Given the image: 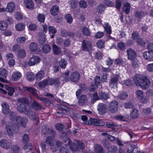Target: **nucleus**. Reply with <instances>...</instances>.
I'll return each mask as SVG.
<instances>
[{
  "mask_svg": "<svg viewBox=\"0 0 153 153\" xmlns=\"http://www.w3.org/2000/svg\"><path fill=\"white\" fill-rule=\"evenodd\" d=\"M17 55L19 58H22L26 56V53L25 50L21 49L18 51Z\"/></svg>",
  "mask_w": 153,
  "mask_h": 153,
  "instance_id": "4c0bfd02",
  "label": "nucleus"
},
{
  "mask_svg": "<svg viewBox=\"0 0 153 153\" xmlns=\"http://www.w3.org/2000/svg\"><path fill=\"white\" fill-rule=\"evenodd\" d=\"M60 138L63 140L65 141L66 143L67 142L68 144L70 145L71 144V141L70 139L67 137L66 134L65 132H62V133Z\"/></svg>",
  "mask_w": 153,
  "mask_h": 153,
  "instance_id": "cd10ccee",
  "label": "nucleus"
},
{
  "mask_svg": "<svg viewBox=\"0 0 153 153\" xmlns=\"http://www.w3.org/2000/svg\"><path fill=\"white\" fill-rule=\"evenodd\" d=\"M42 128L43 129L42 131V134L43 135H44V136L48 135V134L49 132L50 129H49L48 128L45 126L43 127Z\"/></svg>",
  "mask_w": 153,
  "mask_h": 153,
  "instance_id": "603ef678",
  "label": "nucleus"
},
{
  "mask_svg": "<svg viewBox=\"0 0 153 153\" xmlns=\"http://www.w3.org/2000/svg\"><path fill=\"white\" fill-rule=\"evenodd\" d=\"M105 6L103 4H101L98 5L97 8V12L99 14H102L105 9Z\"/></svg>",
  "mask_w": 153,
  "mask_h": 153,
  "instance_id": "473e14b6",
  "label": "nucleus"
},
{
  "mask_svg": "<svg viewBox=\"0 0 153 153\" xmlns=\"http://www.w3.org/2000/svg\"><path fill=\"white\" fill-rule=\"evenodd\" d=\"M95 149L97 153H104V151L102 146L100 144H97L95 145Z\"/></svg>",
  "mask_w": 153,
  "mask_h": 153,
  "instance_id": "e433bc0d",
  "label": "nucleus"
},
{
  "mask_svg": "<svg viewBox=\"0 0 153 153\" xmlns=\"http://www.w3.org/2000/svg\"><path fill=\"white\" fill-rule=\"evenodd\" d=\"M97 109L100 114H104L107 110V105L104 103H100L97 105Z\"/></svg>",
  "mask_w": 153,
  "mask_h": 153,
  "instance_id": "1a4fd4ad",
  "label": "nucleus"
},
{
  "mask_svg": "<svg viewBox=\"0 0 153 153\" xmlns=\"http://www.w3.org/2000/svg\"><path fill=\"white\" fill-rule=\"evenodd\" d=\"M118 109V102L116 100H113L110 102L108 106V111L111 113H116Z\"/></svg>",
  "mask_w": 153,
  "mask_h": 153,
  "instance_id": "7ed1b4c3",
  "label": "nucleus"
},
{
  "mask_svg": "<svg viewBox=\"0 0 153 153\" xmlns=\"http://www.w3.org/2000/svg\"><path fill=\"white\" fill-rule=\"evenodd\" d=\"M100 99L97 93H95L94 94L93 96V98L91 100V102L92 104L94 103L97 100H99Z\"/></svg>",
  "mask_w": 153,
  "mask_h": 153,
  "instance_id": "4d7b16f0",
  "label": "nucleus"
},
{
  "mask_svg": "<svg viewBox=\"0 0 153 153\" xmlns=\"http://www.w3.org/2000/svg\"><path fill=\"white\" fill-rule=\"evenodd\" d=\"M11 125V123H9L8 124H6V128L8 135L11 137H12L13 135Z\"/></svg>",
  "mask_w": 153,
  "mask_h": 153,
  "instance_id": "7c9ffc66",
  "label": "nucleus"
},
{
  "mask_svg": "<svg viewBox=\"0 0 153 153\" xmlns=\"http://www.w3.org/2000/svg\"><path fill=\"white\" fill-rule=\"evenodd\" d=\"M17 102L18 103L17 107L18 111L21 113L25 114L27 111L26 105L29 103L28 99L26 97H21L17 99Z\"/></svg>",
  "mask_w": 153,
  "mask_h": 153,
  "instance_id": "f03ea898",
  "label": "nucleus"
},
{
  "mask_svg": "<svg viewBox=\"0 0 153 153\" xmlns=\"http://www.w3.org/2000/svg\"><path fill=\"white\" fill-rule=\"evenodd\" d=\"M37 97L39 99L43 102L45 104H48L50 105L51 103V101L46 98H42L38 96H37Z\"/></svg>",
  "mask_w": 153,
  "mask_h": 153,
  "instance_id": "49530a36",
  "label": "nucleus"
},
{
  "mask_svg": "<svg viewBox=\"0 0 153 153\" xmlns=\"http://www.w3.org/2000/svg\"><path fill=\"white\" fill-rule=\"evenodd\" d=\"M124 9L125 13L126 14H128L130 12V4L128 2H127L124 4Z\"/></svg>",
  "mask_w": 153,
  "mask_h": 153,
  "instance_id": "a18cd8bd",
  "label": "nucleus"
},
{
  "mask_svg": "<svg viewBox=\"0 0 153 153\" xmlns=\"http://www.w3.org/2000/svg\"><path fill=\"white\" fill-rule=\"evenodd\" d=\"M104 3L108 7H113L114 6V3L110 0H104Z\"/></svg>",
  "mask_w": 153,
  "mask_h": 153,
  "instance_id": "774afa93",
  "label": "nucleus"
},
{
  "mask_svg": "<svg viewBox=\"0 0 153 153\" xmlns=\"http://www.w3.org/2000/svg\"><path fill=\"white\" fill-rule=\"evenodd\" d=\"M5 89L8 90V92L7 94L8 95L10 96H12L14 93L15 90L13 88L10 87L7 85H5Z\"/></svg>",
  "mask_w": 153,
  "mask_h": 153,
  "instance_id": "79ce46f5",
  "label": "nucleus"
},
{
  "mask_svg": "<svg viewBox=\"0 0 153 153\" xmlns=\"http://www.w3.org/2000/svg\"><path fill=\"white\" fill-rule=\"evenodd\" d=\"M24 2L27 8L30 9L34 8L33 3L32 0H25Z\"/></svg>",
  "mask_w": 153,
  "mask_h": 153,
  "instance_id": "393cba45",
  "label": "nucleus"
},
{
  "mask_svg": "<svg viewBox=\"0 0 153 153\" xmlns=\"http://www.w3.org/2000/svg\"><path fill=\"white\" fill-rule=\"evenodd\" d=\"M25 25L22 23H18L16 25V29L19 31H22L25 28Z\"/></svg>",
  "mask_w": 153,
  "mask_h": 153,
  "instance_id": "58836bf2",
  "label": "nucleus"
},
{
  "mask_svg": "<svg viewBox=\"0 0 153 153\" xmlns=\"http://www.w3.org/2000/svg\"><path fill=\"white\" fill-rule=\"evenodd\" d=\"M8 24L7 22L4 21L0 22V29L4 30L7 28Z\"/></svg>",
  "mask_w": 153,
  "mask_h": 153,
  "instance_id": "c03bdc74",
  "label": "nucleus"
},
{
  "mask_svg": "<svg viewBox=\"0 0 153 153\" xmlns=\"http://www.w3.org/2000/svg\"><path fill=\"white\" fill-rule=\"evenodd\" d=\"M38 46L36 43L33 42L30 44V50L32 52H35L37 50Z\"/></svg>",
  "mask_w": 153,
  "mask_h": 153,
  "instance_id": "ea45409f",
  "label": "nucleus"
},
{
  "mask_svg": "<svg viewBox=\"0 0 153 153\" xmlns=\"http://www.w3.org/2000/svg\"><path fill=\"white\" fill-rule=\"evenodd\" d=\"M80 74L79 72L75 71L72 72L70 77V80L75 83L77 82L80 79Z\"/></svg>",
  "mask_w": 153,
  "mask_h": 153,
  "instance_id": "6e6552de",
  "label": "nucleus"
},
{
  "mask_svg": "<svg viewBox=\"0 0 153 153\" xmlns=\"http://www.w3.org/2000/svg\"><path fill=\"white\" fill-rule=\"evenodd\" d=\"M78 144L75 143H73L70 145V149L73 151L78 150L79 149H84L85 146L84 143L80 141L77 142Z\"/></svg>",
  "mask_w": 153,
  "mask_h": 153,
  "instance_id": "39448f33",
  "label": "nucleus"
},
{
  "mask_svg": "<svg viewBox=\"0 0 153 153\" xmlns=\"http://www.w3.org/2000/svg\"><path fill=\"white\" fill-rule=\"evenodd\" d=\"M15 9L14 4L12 2L9 3L7 4V7L6 8V10L10 12H13Z\"/></svg>",
  "mask_w": 153,
  "mask_h": 153,
  "instance_id": "a878e982",
  "label": "nucleus"
},
{
  "mask_svg": "<svg viewBox=\"0 0 153 153\" xmlns=\"http://www.w3.org/2000/svg\"><path fill=\"white\" fill-rule=\"evenodd\" d=\"M55 126L57 129L59 131H62L63 129L64 128V125L59 123H57L56 125Z\"/></svg>",
  "mask_w": 153,
  "mask_h": 153,
  "instance_id": "13d9d810",
  "label": "nucleus"
},
{
  "mask_svg": "<svg viewBox=\"0 0 153 153\" xmlns=\"http://www.w3.org/2000/svg\"><path fill=\"white\" fill-rule=\"evenodd\" d=\"M53 51L54 53L56 55H59L61 53L60 48L56 45L54 44L52 47Z\"/></svg>",
  "mask_w": 153,
  "mask_h": 153,
  "instance_id": "bb28decb",
  "label": "nucleus"
},
{
  "mask_svg": "<svg viewBox=\"0 0 153 153\" xmlns=\"http://www.w3.org/2000/svg\"><path fill=\"white\" fill-rule=\"evenodd\" d=\"M88 98L86 95H83L80 97L78 100V103L80 105H82L86 103Z\"/></svg>",
  "mask_w": 153,
  "mask_h": 153,
  "instance_id": "a211bd4d",
  "label": "nucleus"
},
{
  "mask_svg": "<svg viewBox=\"0 0 153 153\" xmlns=\"http://www.w3.org/2000/svg\"><path fill=\"white\" fill-rule=\"evenodd\" d=\"M99 97L101 99L106 100L110 98L109 95L108 94L101 91L99 94Z\"/></svg>",
  "mask_w": 153,
  "mask_h": 153,
  "instance_id": "f704fd0d",
  "label": "nucleus"
},
{
  "mask_svg": "<svg viewBox=\"0 0 153 153\" xmlns=\"http://www.w3.org/2000/svg\"><path fill=\"white\" fill-rule=\"evenodd\" d=\"M133 83V82L131 79H128L124 81V84L125 86H131Z\"/></svg>",
  "mask_w": 153,
  "mask_h": 153,
  "instance_id": "69168bd1",
  "label": "nucleus"
},
{
  "mask_svg": "<svg viewBox=\"0 0 153 153\" xmlns=\"http://www.w3.org/2000/svg\"><path fill=\"white\" fill-rule=\"evenodd\" d=\"M98 85L95 84L94 82H92L91 86L89 88V90L90 91H94L97 88Z\"/></svg>",
  "mask_w": 153,
  "mask_h": 153,
  "instance_id": "052dcab7",
  "label": "nucleus"
},
{
  "mask_svg": "<svg viewBox=\"0 0 153 153\" xmlns=\"http://www.w3.org/2000/svg\"><path fill=\"white\" fill-rule=\"evenodd\" d=\"M37 19L41 23H43L45 20V16L43 14L39 13L38 15Z\"/></svg>",
  "mask_w": 153,
  "mask_h": 153,
  "instance_id": "5fc2aeb1",
  "label": "nucleus"
},
{
  "mask_svg": "<svg viewBox=\"0 0 153 153\" xmlns=\"http://www.w3.org/2000/svg\"><path fill=\"white\" fill-rule=\"evenodd\" d=\"M2 107V112L4 114H7L9 112V106L6 102H3L1 104Z\"/></svg>",
  "mask_w": 153,
  "mask_h": 153,
  "instance_id": "c756f323",
  "label": "nucleus"
},
{
  "mask_svg": "<svg viewBox=\"0 0 153 153\" xmlns=\"http://www.w3.org/2000/svg\"><path fill=\"white\" fill-rule=\"evenodd\" d=\"M54 139L52 137L48 136V137L45 140V143L48 145L52 146L53 145V142L54 141Z\"/></svg>",
  "mask_w": 153,
  "mask_h": 153,
  "instance_id": "c9c22d12",
  "label": "nucleus"
},
{
  "mask_svg": "<svg viewBox=\"0 0 153 153\" xmlns=\"http://www.w3.org/2000/svg\"><path fill=\"white\" fill-rule=\"evenodd\" d=\"M134 83L137 86H140L143 89H146L150 86L151 83L146 76H142L140 74H136L134 77Z\"/></svg>",
  "mask_w": 153,
  "mask_h": 153,
  "instance_id": "f257e3e1",
  "label": "nucleus"
},
{
  "mask_svg": "<svg viewBox=\"0 0 153 153\" xmlns=\"http://www.w3.org/2000/svg\"><path fill=\"white\" fill-rule=\"evenodd\" d=\"M92 45L89 41L83 40L82 43V50L83 51H88L91 50Z\"/></svg>",
  "mask_w": 153,
  "mask_h": 153,
  "instance_id": "423d86ee",
  "label": "nucleus"
},
{
  "mask_svg": "<svg viewBox=\"0 0 153 153\" xmlns=\"http://www.w3.org/2000/svg\"><path fill=\"white\" fill-rule=\"evenodd\" d=\"M24 90L25 91L30 92L33 94L35 96L37 97V94L36 90L34 88L31 87H24Z\"/></svg>",
  "mask_w": 153,
  "mask_h": 153,
  "instance_id": "aec40b11",
  "label": "nucleus"
},
{
  "mask_svg": "<svg viewBox=\"0 0 153 153\" xmlns=\"http://www.w3.org/2000/svg\"><path fill=\"white\" fill-rule=\"evenodd\" d=\"M60 153H70L69 150L65 147H62L59 149Z\"/></svg>",
  "mask_w": 153,
  "mask_h": 153,
  "instance_id": "bf43d9fd",
  "label": "nucleus"
},
{
  "mask_svg": "<svg viewBox=\"0 0 153 153\" xmlns=\"http://www.w3.org/2000/svg\"><path fill=\"white\" fill-rule=\"evenodd\" d=\"M59 10L58 6L56 5H54L51 9V13L53 15H57L59 12Z\"/></svg>",
  "mask_w": 153,
  "mask_h": 153,
  "instance_id": "5701e85b",
  "label": "nucleus"
},
{
  "mask_svg": "<svg viewBox=\"0 0 153 153\" xmlns=\"http://www.w3.org/2000/svg\"><path fill=\"white\" fill-rule=\"evenodd\" d=\"M136 94L137 98L141 100L143 97V92L141 90H138L136 92Z\"/></svg>",
  "mask_w": 153,
  "mask_h": 153,
  "instance_id": "e2e57ef3",
  "label": "nucleus"
},
{
  "mask_svg": "<svg viewBox=\"0 0 153 153\" xmlns=\"http://www.w3.org/2000/svg\"><path fill=\"white\" fill-rule=\"evenodd\" d=\"M143 56L144 58L149 61H153V53L150 51H146L144 53Z\"/></svg>",
  "mask_w": 153,
  "mask_h": 153,
  "instance_id": "dca6fc26",
  "label": "nucleus"
},
{
  "mask_svg": "<svg viewBox=\"0 0 153 153\" xmlns=\"http://www.w3.org/2000/svg\"><path fill=\"white\" fill-rule=\"evenodd\" d=\"M49 85V79H45L40 82L39 84L38 85L40 88H45L48 85Z\"/></svg>",
  "mask_w": 153,
  "mask_h": 153,
  "instance_id": "72a5a7b5",
  "label": "nucleus"
},
{
  "mask_svg": "<svg viewBox=\"0 0 153 153\" xmlns=\"http://www.w3.org/2000/svg\"><path fill=\"white\" fill-rule=\"evenodd\" d=\"M39 38V42L41 45H43L45 42V36L43 32L40 31L38 33Z\"/></svg>",
  "mask_w": 153,
  "mask_h": 153,
  "instance_id": "f3484780",
  "label": "nucleus"
},
{
  "mask_svg": "<svg viewBox=\"0 0 153 153\" xmlns=\"http://www.w3.org/2000/svg\"><path fill=\"white\" fill-rule=\"evenodd\" d=\"M126 51L127 53L128 59L132 62V65H133L134 64L133 62L134 60V50L131 48H129L127 49Z\"/></svg>",
  "mask_w": 153,
  "mask_h": 153,
  "instance_id": "2eb2a0df",
  "label": "nucleus"
},
{
  "mask_svg": "<svg viewBox=\"0 0 153 153\" xmlns=\"http://www.w3.org/2000/svg\"><path fill=\"white\" fill-rule=\"evenodd\" d=\"M25 114L33 120H36L37 117L35 113L31 110H28Z\"/></svg>",
  "mask_w": 153,
  "mask_h": 153,
  "instance_id": "b1692460",
  "label": "nucleus"
},
{
  "mask_svg": "<svg viewBox=\"0 0 153 153\" xmlns=\"http://www.w3.org/2000/svg\"><path fill=\"white\" fill-rule=\"evenodd\" d=\"M119 76H114L111 78L109 86L111 88L117 87V82L118 81Z\"/></svg>",
  "mask_w": 153,
  "mask_h": 153,
  "instance_id": "4468645a",
  "label": "nucleus"
},
{
  "mask_svg": "<svg viewBox=\"0 0 153 153\" xmlns=\"http://www.w3.org/2000/svg\"><path fill=\"white\" fill-rule=\"evenodd\" d=\"M86 124L96 126H103L105 124V123L100 119L91 118L89 120L86 122Z\"/></svg>",
  "mask_w": 153,
  "mask_h": 153,
  "instance_id": "20e7f679",
  "label": "nucleus"
},
{
  "mask_svg": "<svg viewBox=\"0 0 153 153\" xmlns=\"http://www.w3.org/2000/svg\"><path fill=\"white\" fill-rule=\"evenodd\" d=\"M104 28L106 32L109 34H110L111 33V27L110 25L108 23H106L104 26Z\"/></svg>",
  "mask_w": 153,
  "mask_h": 153,
  "instance_id": "09e8293b",
  "label": "nucleus"
},
{
  "mask_svg": "<svg viewBox=\"0 0 153 153\" xmlns=\"http://www.w3.org/2000/svg\"><path fill=\"white\" fill-rule=\"evenodd\" d=\"M22 75L20 73L18 72H15L12 74L11 76V80L12 81H16L19 79Z\"/></svg>",
  "mask_w": 153,
  "mask_h": 153,
  "instance_id": "6ab92c4d",
  "label": "nucleus"
},
{
  "mask_svg": "<svg viewBox=\"0 0 153 153\" xmlns=\"http://www.w3.org/2000/svg\"><path fill=\"white\" fill-rule=\"evenodd\" d=\"M79 4L81 7L85 8L87 7L86 2L84 0H81L79 2Z\"/></svg>",
  "mask_w": 153,
  "mask_h": 153,
  "instance_id": "680f3d73",
  "label": "nucleus"
},
{
  "mask_svg": "<svg viewBox=\"0 0 153 153\" xmlns=\"http://www.w3.org/2000/svg\"><path fill=\"white\" fill-rule=\"evenodd\" d=\"M67 64V62L64 59H62L59 62V66L62 68H65Z\"/></svg>",
  "mask_w": 153,
  "mask_h": 153,
  "instance_id": "de8ad7c7",
  "label": "nucleus"
},
{
  "mask_svg": "<svg viewBox=\"0 0 153 153\" xmlns=\"http://www.w3.org/2000/svg\"><path fill=\"white\" fill-rule=\"evenodd\" d=\"M10 123H11V126L12 128L13 132H14V133L17 132L19 130V126L18 124L14 122L12 123L11 122Z\"/></svg>",
  "mask_w": 153,
  "mask_h": 153,
  "instance_id": "37998d69",
  "label": "nucleus"
},
{
  "mask_svg": "<svg viewBox=\"0 0 153 153\" xmlns=\"http://www.w3.org/2000/svg\"><path fill=\"white\" fill-rule=\"evenodd\" d=\"M65 18L68 23L71 24L72 22L73 18L70 14H66Z\"/></svg>",
  "mask_w": 153,
  "mask_h": 153,
  "instance_id": "6e6d98bb",
  "label": "nucleus"
},
{
  "mask_svg": "<svg viewBox=\"0 0 153 153\" xmlns=\"http://www.w3.org/2000/svg\"><path fill=\"white\" fill-rule=\"evenodd\" d=\"M71 7L72 8H75L76 7L77 4V2L75 0H71L70 1Z\"/></svg>",
  "mask_w": 153,
  "mask_h": 153,
  "instance_id": "338daca9",
  "label": "nucleus"
},
{
  "mask_svg": "<svg viewBox=\"0 0 153 153\" xmlns=\"http://www.w3.org/2000/svg\"><path fill=\"white\" fill-rule=\"evenodd\" d=\"M119 49L121 51H124L126 49V45L124 43L119 42L117 44Z\"/></svg>",
  "mask_w": 153,
  "mask_h": 153,
  "instance_id": "864d4df0",
  "label": "nucleus"
},
{
  "mask_svg": "<svg viewBox=\"0 0 153 153\" xmlns=\"http://www.w3.org/2000/svg\"><path fill=\"white\" fill-rule=\"evenodd\" d=\"M40 61V59L39 56H33L28 61V64L30 66L34 65L35 64L39 63Z\"/></svg>",
  "mask_w": 153,
  "mask_h": 153,
  "instance_id": "9b49d317",
  "label": "nucleus"
},
{
  "mask_svg": "<svg viewBox=\"0 0 153 153\" xmlns=\"http://www.w3.org/2000/svg\"><path fill=\"white\" fill-rule=\"evenodd\" d=\"M134 39L137 43L140 45L144 46L145 42H144L143 39L139 37V34L137 32H134Z\"/></svg>",
  "mask_w": 153,
  "mask_h": 153,
  "instance_id": "ddd939ff",
  "label": "nucleus"
},
{
  "mask_svg": "<svg viewBox=\"0 0 153 153\" xmlns=\"http://www.w3.org/2000/svg\"><path fill=\"white\" fill-rule=\"evenodd\" d=\"M51 46L49 44H46L44 45L42 48V51L45 54L49 53L51 50Z\"/></svg>",
  "mask_w": 153,
  "mask_h": 153,
  "instance_id": "4be33fe9",
  "label": "nucleus"
},
{
  "mask_svg": "<svg viewBox=\"0 0 153 153\" xmlns=\"http://www.w3.org/2000/svg\"><path fill=\"white\" fill-rule=\"evenodd\" d=\"M0 145L3 148L8 149L10 148V143L7 140L2 139L0 141Z\"/></svg>",
  "mask_w": 153,
  "mask_h": 153,
  "instance_id": "412c9836",
  "label": "nucleus"
},
{
  "mask_svg": "<svg viewBox=\"0 0 153 153\" xmlns=\"http://www.w3.org/2000/svg\"><path fill=\"white\" fill-rule=\"evenodd\" d=\"M27 119L25 117H22L20 116H18L16 117L17 122L19 124L22 126L25 127L26 124L27 123Z\"/></svg>",
  "mask_w": 153,
  "mask_h": 153,
  "instance_id": "0eeeda50",
  "label": "nucleus"
},
{
  "mask_svg": "<svg viewBox=\"0 0 153 153\" xmlns=\"http://www.w3.org/2000/svg\"><path fill=\"white\" fill-rule=\"evenodd\" d=\"M82 31L83 34L87 36H89L90 35L89 30L86 27H84L82 28Z\"/></svg>",
  "mask_w": 153,
  "mask_h": 153,
  "instance_id": "8fccbe9b",
  "label": "nucleus"
},
{
  "mask_svg": "<svg viewBox=\"0 0 153 153\" xmlns=\"http://www.w3.org/2000/svg\"><path fill=\"white\" fill-rule=\"evenodd\" d=\"M128 97V94L126 93H123L118 96V98L120 100L125 99Z\"/></svg>",
  "mask_w": 153,
  "mask_h": 153,
  "instance_id": "0e129e2a",
  "label": "nucleus"
},
{
  "mask_svg": "<svg viewBox=\"0 0 153 153\" xmlns=\"http://www.w3.org/2000/svg\"><path fill=\"white\" fill-rule=\"evenodd\" d=\"M7 70L4 68H1L0 69V81L3 82H5L6 81L4 79L7 77Z\"/></svg>",
  "mask_w": 153,
  "mask_h": 153,
  "instance_id": "f8f14e48",
  "label": "nucleus"
},
{
  "mask_svg": "<svg viewBox=\"0 0 153 153\" xmlns=\"http://www.w3.org/2000/svg\"><path fill=\"white\" fill-rule=\"evenodd\" d=\"M45 75L44 71L43 70H41L37 73L35 76L36 80L40 81L43 78Z\"/></svg>",
  "mask_w": 153,
  "mask_h": 153,
  "instance_id": "c85d7f7f",
  "label": "nucleus"
},
{
  "mask_svg": "<svg viewBox=\"0 0 153 153\" xmlns=\"http://www.w3.org/2000/svg\"><path fill=\"white\" fill-rule=\"evenodd\" d=\"M32 144L30 143H26L24 147V149L26 151H28L32 149Z\"/></svg>",
  "mask_w": 153,
  "mask_h": 153,
  "instance_id": "3c124183",
  "label": "nucleus"
},
{
  "mask_svg": "<svg viewBox=\"0 0 153 153\" xmlns=\"http://www.w3.org/2000/svg\"><path fill=\"white\" fill-rule=\"evenodd\" d=\"M32 106L33 108L35 111L40 110L42 108L41 105L34 100L32 103Z\"/></svg>",
  "mask_w": 153,
  "mask_h": 153,
  "instance_id": "2f4dec72",
  "label": "nucleus"
},
{
  "mask_svg": "<svg viewBox=\"0 0 153 153\" xmlns=\"http://www.w3.org/2000/svg\"><path fill=\"white\" fill-rule=\"evenodd\" d=\"M27 78L29 81H32L35 79V76L33 74L30 72H28L26 74Z\"/></svg>",
  "mask_w": 153,
  "mask_h": 153,
  "instance_id": "a19ab883",
  "label": "nucleus"
},
{
  "mask_svg": "<svg viewBox=\"0 0 153 153\" xmlns=\"http://www.w3.org/2000/svg\"><path fill=\"white\" fill-rule=\"evenodd\" d=\"M60 80L59 78H55L49 79V85H53L56 88L58 87L60 85Z\"/></svg>",
  "mask_w": 153,
  "mask_h": 153,
  "instance_id": "9d476101",
  "label": "nucleus"
}]
</instances>
